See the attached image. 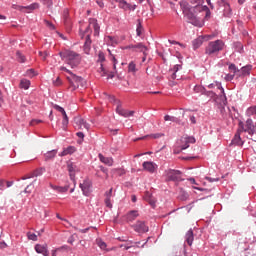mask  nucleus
Returning <instances> with one entry per match:
<instances>
[{
  "label": "nucleus",
  "instance_id": "nucleus-1",
  "mask_svg": "<svg viewBox=\"0 0 256 256\" xmlns=\"http://www.w3.org/2000/svg\"><path fill=\"white\" fill-rule=\"evenodd\" d=\"M191 5H194V7H191L189 4L184 3L182 5L183 7V13L185 17L188 20V23H191L195 27H203L204 23L201 18H198L195 16L193 11H199L201 10V7H203V3H205V0H189Z\"/></svg>",
  "mask_w": 256,
  "mask_h": 256
},
{
  "label": "nucleus",
  "instance_id": "nucleus-2",
  "mask_svg": "<svg viewBox=\"0 0 256 256\" xmlns=\"http://www.w3.org/2000/svg\"><path fill=\"white\" fill-rule=\"evenodd\" d=\"M91 29L94 30L95 37H99V31L101 27L99 26V23H97V19L95 18H90L89 25L86 27L83 33H80V37L82 39H84L85 37V43H84L85 53H89V50L91 49Z\"/></svg>",
  "mask_w": 256,
  "mask_h": 256
},
{
  "label": "nucleus",
  "instance_id": "nucleus-3",
  "mask_svg": "<svg viewBox=\"0 0 256 256\" xmlns=\"http://www.w3.org/2000/svg\"><path fill=\"white\" fill-rule=\"evenodd\" d=\"M59 56L61 57L62 61L69 65L72 69H75L81 65V54L75 52L71 49H64L63 51L59 52Z\"/></svg>",
  "mask_w": 256,
  "mask_h": 256
},
{
  "label": "nucleus",
  "instance_id": "nucleus-4",
  "mask_svg": "<svg viewBox=\"0 0 256 256\" xmlns=\"http://www.w3.org/2000/svg\"><path fill=\"white\" fill-rule=\"evenodd\" d=\"M239 131H241L242 133H246L247 139L256 141V122H253L251 119L246 120L245 124H243V122H240Z\"/></svg>",
  "mask_w": 256,
  "mask_h": 256
},
{
  "label": "nucleus",
  "instance_id": "nucleus-5",
  "mask_svg": "<svg viewBox=\"0 0 256 256\" xmlns=\"http://www.w3.org/2000/svg\"><path fill=\"white\" fill-rule=\"evenodd\" d=\"M67 80L69 82L70 89H72V91H75L76 89H79V87H85L87 85V82L85 81V79L75 74H72L71 76H67Z\"/></svg>",
  "mask_w": 256,
  "mask_h": 256
},
{
  "label": "nucleus",
  "instance_id": "nucleus-6",
  "mask_svg": "<svg viewBox=\"0 0 256 256\" xmlns=\"http://www.w3.org/2000/svg\"><path fill=\"white\" fill-rule=\"evenodd\" d=\"M223 47H225V43L222 40L212 41L206 47L205 53L206 55H213L219 53V51H223Z\"/></svg>",
  "mask_w": 256,
  "mask_h": 256
},
{
  "label": "nucleus",
  "instance_id": "nucleus-7",
  "mask_svg": "<svg viewBox=\"0 0 256 256\" xmlns=\"http://www.w3.org/2000/svg\"><path fill=\"white\" fill-rule=\"evenodd\" d=\"M74 128L76 130L86 129V131H89V129H91V125H89L85 119L81 118L80 116H76L74 118Z\"/></svg>",
  "mask_w": 256,
  "mask_h": 256
},
{
  "label": "nucleus",
  "instance_id": "nucleus-8",
  "mask_svg": "<svg viewBox=\"0 0 256 256\" xmlns=\"http://www.w3.org/2000/svg\"><path fill=\"white\" fill-rule=\"evenodd\" d=\"M54 109L56 111H59L61 113L63 120H62V127L63 129H67V125H69V117L67 116V112H65V109L57 104L54 105Z\"/></svg>",
  "mask_w": 256,
  "mask_h": 256
},
{
  "label": "nucleus",
  "instance_id": "nucleus-9",
  "mask_svg": "<svg viewBox=\"0 0 256 256\" xmlns=\"http://www.w3.org/2000/svg\"><path fill=\"white\" fill-rule=\"evenodd\" d=\"M132 227L136 233H147L149 231V227L145 225L144 221H137Z\"/></svg>",
  "mask_w": 256,
  "mask_h": 256
},
{
  "label": "nucleus",
  "instance_id": "nucleus-10",
  "mask_svg": "<svg viewBox=\"0 0 256 256\" xmlns=\"http://www.w3.org/2000/svg\"><path fill=\"white\" fill-rule=\"evenodd\" d=\"M181 150L189 149V145L195 143V137L193 136H184L181 138Z\"/></svg>",
  "mask_w": 256,
  "mask_h": 256
},
{
  "label": "nucleus",
  "instance_id": "nucleus-11",
  "mask_svg": "<svg viewBox=\"0 0 256 256\" xmlns=\"http://www.w3.org/2000/svg\"><path fill=\"white\" fill-rule=\"evenodd\" d=\"M167 177H168L169 181H181V171L168 170Z\"/></svg>",
  "mask_w": 256,
  "mask_h": 256
},
{
  "label": "nucleus",
  "instance_id": "nucleus-12",
  "mask_svg": "<svg viewBox=\"0 0 256 256\" xmlns=\"http://www.w3.org/2000/svg\"><path fill=\"white\" fill-rule=\"evenodd\" d=\"M142 167L144 171H148V173H155L157 171V165L154 162L146 161L143 162Z\"/></svg>",
  "mask_w": 256,
  "mask_h": 256
},
{
  "label": "nucleus",
  "instance_id": "nucleus-13",
  "mask_svg": "<svg viewBox=\"0 0 256 256\" xmlns=\"http://www.w3.org/2000/svg\"><path fill=\"white\" fill-rule=\"evenodd\" d=\"M116 113L121 117H125V118L133 117V115H135V111H129V110L123 109V107L121 106H117Z\"/></svg>",
  "mask_w": 256,
  "mask_h": 256
},
{
  "label": "nucleus",
  "instance_id": "nucleus-14",
  "mask_svg": "<svg viewBox=\"0 0 256 256\" xmlns=\"http://www.w3.org/2000/svg\"><path fill=\"white\" fill-rule=\"evenodd\" d=\"M119 3V8L123 9L124 11H135L137 9V5H131L127 3L125 0H121L118 2Z\"/></svg>",
  "mask_w": 256,
  "mask_h": 256
},
{
  "label": "nucleus",
  "instance_id": "nucleus-15",
  "mask_svg": "<svg viewBox=\"0 0 256 256\" xmlns=\"http://www.w3.org/2000/svg\"><path fill=\"white\" fill-rule=\"evenodd\" d=\"M126 49H135V51H139L140 53H143L144 55H146V51H147V46H145L143 43H138L136 45H129L126 46Z\"/></svg>",
  "mask_w": 256,
  "mask_h": 256
},
{
  "label": "nucleus",
  "instance_id": "nucleus-16",
  "mask_svg": "<svg viewBox=\"0 0 256 256\" xmlns=\"http://www.w3.org/2000/svg\"><path fill=\"white\" fill-rule=\"evenodd\" d=\"M80 189L83 192V195H89L91 189V182L89 180H84L83 183H80Z\"/></svg>",
  "mask_w": 256,
  "mask_h": 256
},
{
  "label": "nucleus",
  "instance_id": "nucleus-17",
  "mask_svg": "<svg viewBox=\"0 0 256 256\" xmlns=\"http://www.w3.org/2000/svg\"><path fill=\"white\" fill-rule=\"evenodd\" d=\"M229 71H230V73H233L235 75V77H245L243 74V70L237 69V66H235V64L229 65Z\"/></svg>",
  "mask_w": 256,
  "mask_h": 256
},
{
  "label": "nucleus",
  "instance_id": "nucleus-18",
  "mask_svg": "<svg viewBox=\"0 0 256 256\" xmlns=\"http://www.w3.org/2000/svg\"><path fill=\"white\" fill-rule=\"evenodd\" d=\"M67 167H68V171L70 173V179L75 184V172L78 171L77 170V165H75L74 163H69L67 165Z\"/></svg>",
  "mask_w": 256,
  "mask_h": 256
},
{
  "label": "nucleus",
  "instance_id": "nucleus-19",
  "mask_svg": "<svg viewBox=\"0 0 256 256\" xmlns=\"http://www.w3.org/2000/svg\"><path fill=\"white\" fill-rule=\"evenodd\" d=\"M35 251L36 253H40L41 255L49 256V250H47V246L45 245L36 244Z\"/></svg>",
  "mask_w": 256,
  "mask_h": 256
},
{
  "label": "nucleus",
  "instance_id": "nucleus-20",
  "mask_svg": "<svg viewBox=\"0 0 256 256\" xmlns=\"http://www.w3.org/2000/svg\"><path fill=\"white\" fill-rule=\"evenodd\" d=\"M204 39L209 40V39H211V36H204V37H203V36H200V37L196 38V39L193 41V47H194V49H199V47H200L201 45H203Z\"/></svg>",
  "mask_w": 256,
  "mask_h": 256
},
{
  "label": "nucleus",
  "instance_id": "nucleus-21",
  "mask_svg": "<svg viewBox=\"0 0 256 256\" xmlns=\"http://www.w3.org/2000/svg\"><path fill=\"white\" fill-rule=\"evenodd\" d=\"M43 173H45V168H38L34 170L30 176L22 177V179L25 181V179H31L32 177H41Z\"/></svg>",
  "mask_w": 256,
  "mask_h": 256
},
{
  "label": "nucleus",
  "instance_id": "nucleus-22",
  "mask_svg": "<svg viewBox=\"0 0 256 256\" xmlns=\"http://www.w3.org/2000/svg\"><path fill=\"white\" fill-rule=\"evenodd\" d=\"M101 163H104V165H108V167H113V158L111 157H105L103 154L98 155Z\"/></svg>",
  "mask_w": 256,
  "mask_h": 256
},
{
  "label": "nucleus",
  "instance_id": "nucleus-23",
  "mask_svg": "<svg viewBox=\"0 0 256 256\" xmlns=\"http://www.w3.org/2000/svg\"><path fill=\"white\" fill-rule=\"evenodd\" d=\"M241 133L243 132L238 130V132L232 139V145H238V147H241V145H243V140H241Z\"/></svg>",
  "mask_w": 256,
  "mask_h": 256
},
{
  "label": "nucleus",
  "instance_id": "nucleus-24",
  "mask_svg": "<svg viewBox=\"0 0 256 256\" xmlns=\"http://www.w3.org/2000/svg\"><path fill=\"white\" fill-rule=\"evenodd\" d=\"M139 217V211L137 210H132L126 214V219L128 222H133L135 219Z\"/></svg>",
  "mask_w": 256,
  "mask_h": 256
},
{
  "label": "nucleus",
  "instance_id": "nucleus-25",
  "mask_svg": "<svg viewBox=\"0 0 256 256\" xmlns=\"http://www.w3.org/2000/svg\"><path fill=\"white\" fill-rule=\"evenodd\" d=\"M75 151V147L69 146L65 148L60 154L59 157H66V155H73V152Z\"/></svg>",
  "mask_w": 256,
  "mask_h": 256
},
{
  "label": "nucleus",
  "instance_id": "nucleus-26",
  "mask_svg": "<svg viewBox=\"0 0 256 256\" xmlns=\"http://www.w3.org/2000/svg\"><path fill=\"white\" fill-rule=\"evenodd\" d=\"M185 239H186V243L191 247L194 241L193 230H189L186 233Z\"/></svg>",
  "mask_w": 256,
  "mask_h": 256
},
{
  "label": "nucleus",
  "instance_id": "nucleus-27",
  "mask_svg": "<svg viewBox=\"0 0 256 256\" xmlns=\"http://www.w3.org/2000/svg\"><path fill=\"white\" fill-rule=\"evenodd\" d=\"M56 156H57V150H51V151H48L44 154L45 161L55 159Z\"/></svg>",
  "mask_w": 256,
  "mask_h": 256
},
{
  "label": "nucleus",
  "instance_id": "nucleus-28",
  "mask_svg": "<svg viewBox=\"0 0 256 256\" xmlns=\"http://www.w3.org/2000/svg\"><path fill=\"white\" fill-rule=\"evenodd\" d=\"M64 25L71 27V20H69V10H64L63 13Z\"/></svg>",
  "mask_w": 256,
  "mask_h": 256
},
{
  "label": "nucleus",
  "instance_id": "nucleus-29",
  "mask_svg": "<svg viewBox=\"0 0 256 256\" xmlns=\"http://www.w3.org/2000/svg\"><path fill=\"white\" fill-rule=\"evenodd\" d=\"M20 9H26L27 13H31V11H35V9H39V3H33L26 7H20Z\"/></svg>",
  "mask_w": 256,
  "mask_h": 256
},
{
  "label": "nucleus",
  "instance_id": "nucleus-30",
  "mask_svg": "<svg viewBox=\"0 0 256 256\" xmlns=\"http://www.w3.org/2000/svg\"><path fill=\"white\" fill-rule=\"evenodd\" d=\"M128 73H132L133 75L137 73V64L135 62L132 61L128 64Z\"/></svg>",
  "mask_w": 256,
  "mask_h": 256
},
{
  "label": "nucleus",
  "instance_id": "nucleus-31",
  "mask_svg": "<svg viewBox=\"0 0 256 256\" xmlns=\"http://www.w3.org/2000/svg\"><path fill=\"white\" fill-rule=\"evenodd\" d=\"M31 86V81L27 80V79H22L20 81V89H29V87Z\"/></svg>",
  "mask_w": 256,
  "mask_h": 256
},
{
  "label": "nucleus",
  "instance_id": "nucleus-32",
  "mask_svg": "<svg viewBox=\"0 0 256 256\" xmlns=\"http://www.w3.org/2000/svg\"><path fill=\"white\" fill-rule=\"evenodd\" d=\"M51 188L54 189L55 191H58V193H67V191H69V186L59 187L51 185Z\"/></svg>",
  "mask_w": 256,
  "mask_h": 256
},
{
  "label": "nucleus",
  "instance_id": "nucleus-33",
  "mask_svg": "<svg viewBox=\"0 0 256 256\" xmlns=\"http://www.w3.org/2000/svg\"><path fill=\"white\" fill-rule=\"evenodd\" d=\"M251 65H247L241 68L242 70V75H244V77H247V75H249L251 73Z\"/></svg>",
  "mask_w": 256,
  "mask_h": 256
},
{
  "label": "nucleus",
  "instance_id": "nucleus-34",
  "mask_svg": "<svg viewBox=\"0 0 256 256\" xmlns=\"http://www.w3.org/2000/svg\"><path fill=\"white\" fill-rule=\"evenodd\" d=\"M112 175H125V169L123 168H114L112 169Z\"/></svg>",
  "mask_w": 256,
  "mask_h": 256
},
{
  "label": "nucleus",
  "instance_id": "nucleus-35",
  "mask_svg": "<svg viewBox=\"0 0 256 256\" xmlns=\"http://www.w3.org/2000/svg\"><path fill=\"white\" fill-rule=\"evenodd\" d=\"M16 57H17V61H19V63H25V55H23L21 52L17 51Z\"/></svg>",
  "mask_w": 256,
  "mask_h": 256
},
{
  "label": "nucleus",
  "instance_id": "nucleus-36",
  "mask_svg": "<svg viewBox=\"0 0 256 256\" xmlns=\"http://www.w3.org/2000/svg\"><path fill=\"white\" fill-rule=\"evenodd\" d=\"M96 243L98 247H100V249H103V250L107 249V243H105L103 240L97 239Z\"/></svg>",
  "mask_w": 256,
  "mask_h": 256
},
{
  "label": "nucleus",
  "instance_id": "nucleus-37",
  "mask_svg": "<svg viewBox=\"0 0 256 256\" xmlns=\"http://www.w3.org/2000/svg\"><path fill=\"white\" fill-rule=\"evenodd\" d=\"M136 33H137L138 37H141V34L143 33V26L141 25V20H138Z\"/></svg>",
  "mask_w": 256,
  "mask_h": 256
},
{
  "label": "nucleus",
  "instance_id": "nucleus-38",
  "mask_svg": "<svg viewBox=\"0 0 256 256\" xmlns=\"http://www.w3.org/2000/svg\"><path fill=\"white\" fill-rule=\"evenodd\" d=\"M194 92L195 93H201L203 95V93H205V87L196 85L194 87Z\"/></svg>",
  "mask_w": 256,
  "mask_h": 256
},
{
  "label": "nucleus",
  "instance_id": "nucleus-39",
  "mask_svg": "<svg viewBox=\"0 0 256 256\" xmlns=\"http://www.w3.org/2000/svg\"><path fill=\"white\" fill-rule=\"evenodd\" d=\"M98 73H100V77H105L107 75V71L105 70V67H103V64H101L98 69Z\"/></svg>",
  "mask_w": 256,
  "mask_h": 256
},
{
  "label": "nucleus",
  "instance_id": "nucleus-40",
  "mask_svg": "<svg viewBox=\"0 0 256 256\" xmlns=\"http://www.w3.org/2000/svg\"><path fill=\"white\" fill-rule=\"evenodd\" d=\"M164 121H171L172 123L177 122V118L174 116H170V115H165L164 116Z\"/></svg>",
  "mask_w": 256,
  "mask_h": 256
},
{
  "label": "nucleus",
  "instance_id": "nucleus-41",
  "mask_svg": "<svg viewBox=\"0 0 256 256\" xmlns=\"http://www.w3.org/2000/svg\"><path fill=\"white\" fill-rule=\"evenodd\" d=\"M27 237L30 241H37V234L28 232Z\"/></svg>",
  "mask_w": 256,
  "mask_h": 256
},
{
  "label": "nucleus",
  "instance_id": "nucleus-42",
  "mask_svg": "<svg viewBox=\"0 0 256 256\" xmlns=\"http://www.w3.org/2000/svg\"><path fill=\"white\" fill-rule=\"evenodd\" d=\"M179 69H181V65H175L174 68H173V74H172V79H176L177 78V71H179Z\"/></svg>",
  "mask_w": 256,
  "mask_h": 256
},
{
  "label": "nucleus",
  "instance_id": "nucleus-43",
  "mask_svg": "<svg viewBox=\"0 0 256 256\" xmlns=\"http://www.w3.org/2000/svg\"><path fill=\"white\" fill-rule=\"evenodd\" d=\"M217 87V89H220L221 93H224L223 87H221V84L216 83V84H209L208 87L209 89H213V87Z\"/></svg>",
  "mask_w": 256,
  "mask_h": 256
},
{
  "label": "nucleus",
  "instance_id": "nucleus-44",
  "mask_svg": "<svg viewBox=\"0 0 256 256\" xmlns=\"http://www.w3.org/2000/svg\"><path fill=\"white\" fill-rule=\"evenodd\" d=\"M198 11H206V17H211V11H209V7L207 6H202Z\"/></svg>",
  "mask_w": 256,
  "mask_h": 256
},
{
  "label": "nucleus",
  "instance_id": "nucleus-45",
  "mask_svg": "<svg viewBox=\"0 0 256 256\" xmlns=\"http://www.w3.org/2000/svg\"><path fill=\"white\" fill-rule=\"evenodd\" d=\"M105 205L106 207H108L109 209H111L113 207V204H111V198L106 197L105 199Z\"/></svg>",
  "mask_w": 256,
  "mask_h": 256
},
{
  "label": "nucleus",
  "instance_id": "nucleus-46",
  "mask_svg": "<svg viewBox=\"0 0 256 256\" xmlns=\"http://www.w3.org/2000/svg\"><path fill=\"white\" fill-rule=\"evenodd\" d=\"M234 78H235V74L234 73L231 74V72L225 76V79L227 81H233Z\"/></svg>",
  "mask_w": 256,
  "mask_h": 256
},
{
  "label": "nucleus",
  "instance_id": "nucleus-47",
  "mask_svg": "<svg viewBox=\"0 0 256 256\" xmlns=\"http://www.w3.org/2000/svg\"><path fill=\"white\" fill-rule=\"evenodd\" d=\"M26 75L28 76V77H35V70L34 69H29V70H27V72H26Z\"/></svg>",
  "mask_w": 256,
  "mask_h": 256
},
{
  "label": "nucleus",
  "instance_id": "nucleus-48",
  "mask_svg": "<svg viewBox=\"0 0 256 256\" xmlns=\"http://www.w3.org/2000/svg\"><path fill=\"white\" fill-rule=\"evenodd\" d=\"M44 5H47V7H52L53 0H40Z\"/></svg>",
  "mask_w": 256,
  "mask_h": 256
},
{
  "label": "nucleus",
  "instance_id": "nucleus-49",
  "mask_svg": "<svg viewBox=\"0 0 256 256\" xmlns=\"http://www.w3.org/2000/svg\"><path fill=\"white\" fill-rule=\"evenodd\" d=\"M60 71H65V73H68L70 76L73 75V72H71V70L67 69L65 66H61Z\"/></svg>",
  "mask_w": 256,
  "mask_h": 256
},
{
  "label": "nucleus",
  "instance_id": "nucleus-50",
  "mask_svg": "<svg viewBox=\"0 0 256 256\" xmlns=\"http://www.w3.org/2000/svg\"><path fill=\"white\" fill-rule=\"evenodd\" d=\"M100 171H102V173H105L106 179H109V173H108L107 168L100 166Z\"/></svg>",
  "mask_w": 256,
  "mask_h": 256
},
{
  "label": "nucleus",
  "instance_id": "nucleus-51",
  "mask_svg": "<svg viewBox=\"0 0 256 256\" xmlns=\"http://www.w3.org/2000/svg\"><path fill=\"white\" fill-rule=\"evenodd\" d=\"M75 237H76V235L73 234L72 236H70V237L68 238V243H69L70 245H73V243H75Z\"/></svg>",
  "mask_w": 256,
  "mask_h": 256
},
{
  "label": "nucleus",
  "instance_id": "nucleus-52",
  "mask_svg": "<svg viewBox=\"0 0 256 256\" xmlns=\"http://www.w3.org/2000/svg\"><path fill=\"white\" fill-rule=\"evenodd\" d=\"M44 23L49 27V29H55V25L53 23L49 22L48 20H44Z\"/></svg>",
  "mask_w": 256,
  "mask_h": 256
},
{
  "label": "nucleus",
  "instance_id": "nucleus-53",
  "mask_svg": "<svg viewBox=\"0 0 256 256\" xmlns=\"http://www.w3.org/2000/svg\"><path fill=\"white\" fill-rule=\"evenodd\" d=\"M98 58H99V61L103 63V61H105V54L103 52H99Z\"/></svg>",
  "mask_w": 256,
  "mask_h": 256
},
{
  "label": "nucleus",
  "instance_id": "nucleus-54",
  "mask_svg": "<svg viewBox=\"0 0 256 256\" xmlns=\"http://www.w3.org/2000/svg\"><path fill=\"white\" fill-rule=\"evenodd\" d=\"M39 123H42V121L39 119H34V120H31L30 125L31 126L39 125Z\"/></svg>",
  "mask_w": 256,
  "mask_h": 256
},
{
  "label": "nucleus",
  "instance_id": "nucleus-55",
  "mask_svg": "<svg viewBox=\"0 0 256 256\" xmlns=\"http://www.w3.org/2000/svg\"><path fill=\"white\" fill-rule=\"evenodd\" d=\"M55 87H59V85H61V78H56V80L53 81Z\"/></svg>",
  "mask_w": 256,
  "mask_h": 256
},
{
  "label": "nucleus",
  "instance_id": "nucleus-56",
  "mask_svg": "<svg viewBox=\"0 0 256 256\" xmlns=\"http://www.w3.org/2000/svg\"><path fill=\"white\" fill-rule=\"evenodd\" d=\"M30 187H31V189H30ZM32 189H33V184H30V185H28V186L25 188L24 193H31Z\"/></svg>",
  "mask_w": 256,
  "mask_h": 256
},
{
  "label": "nucleus",
  "instance_id": "nucleus-57",
  "mask_svg": "<svg viewBox=\"0 0 256 256\" xmlns=\"http://www.w3.org/2000/svg\"><path fill=\"white\" fill-rule=\"evenodd\" d=\"M40 57H42L43 61L47 59V52H39Z\"/></svg>",
  "mask_w": 256,
  "mask_h": 256
},
{
  "label": "nucleus",
  "instance_id": "nucleus-58",
  "mask_svg": "<svg viewBox=\"0 0 256 256\" xmlns=\"http://www.w3.org/2000/svg\"><path fill=\"white\" fill-rule=\"evenodd\" d=\"M113 195V188H111L108 192H106V197H109V199H111Z\"/></svg>",
  "mask_w": 256,
  "mask_h": 256
},
{
  "label": "nucleus",
  "instance_id": "nucleus-59",
  "mask_svg": "<svg viewBox=\"0 0 256 256\" xmlns=\"http://www.w3.org/2000/svg\"><path fill=\"white\" fill-rule=\"evenodd\" d=\"M76 135L79 139H84L85 138V134H83V132H77Z\"/></svg>",
  "mask_w": 256,
  "mask_h": 256
},
{
  "label": "nucleus",
  "instance_id": "nucleus-60",
  "mask_svg": "<svg viewBox=\"0 0 256 256\" xmlns=\"http://www.w3.org/2000/svg\"><path fill=\"white\" fill-rule=\"evenodd\" d=\"M207 181H209L210 183H213L214 181H219L218 178H211V177H206Z\"/></svg>",
  "mask_w": 256,
  "mask_h": 256
},
{
  "label": "nucleus",
  "instance_id": "nucleus-61",
  "mask_svg": "<svg viewBox=\"0 0 256 256\" xmlns=\"http://www.w3.org/2000/svg\"><path fill=\"white\" fill-rule=\"evenodd\" d=\"M190 121H191L192 125H195V123H197L195 116H190Z\"/></svg>",
  "mask_w": 256,
  "mask_h": 256
},
{
  "label": "nucleus",
  "instance_id": "nucleus-62",
  "mask_svg": "<svg viewBox=\"0 0 256 256\" xmlns=\"http://www.w3.org/2000/svg\"><path fill=\"white\" fill-rule=\"evenodd\" d=\"M5 180H0V189H1V191H3V187H5Z\"/></svg>",
  "mask_w": 256,
  "mask_h": 256
},
{
  "label": "nucleus",
  "instance_id": "nucleus-63",
  "mask_svg": "<svg viewBox=\"0 0 256 256\" xmlns=\"http://www.w3.org/2000/svg\"><path fill=\"white\" fill-rule=\"evenodd\" d=\"M152 137L153 139H159V137H163V134H153Z\"/></svg>",
  "mask_w": 256,
  "mask_h": 256
},
{
  "label": "nucleus",
  "instance_id": "nucleus-64",
  "mask_svg": "<svg viewBox=\"0 0 256 256\" xmlns=\"http://www.w3.org/2000/svg\"><path fill=\"white\" fill-rule=\"evenodd\" d=\"M13 182L12 181H6V187H12Z\"/></svg>",
  "mask_w": 256,
  "mask_h": 256
}]
</instances>
